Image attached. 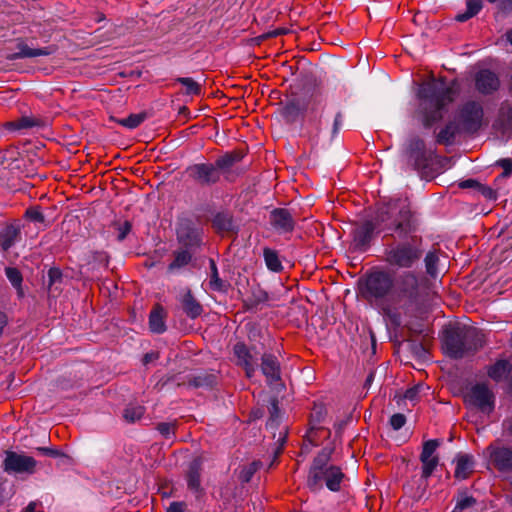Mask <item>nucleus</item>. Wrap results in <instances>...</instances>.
<instances>
[{
  "instance_id": "30",
  "label": "nucleus",
  "mask_w": 512,
  "mask_h": 512,
  "mask_svg": "<svg viewBox=\"0 0 512 512\" xmlns=\"http://www.w3.org/2000/svg\"><path fill=\"white\" fill-rule=\"evenodd\" d=\"M410 307H400L395 302H392L391 299L383 302L381 304V309L383 314L389 318L390 322L393 325L399 326L401 324V317L399 310H408Z\"/></svg>"
},
{
  "instance_id": "19",
  "label": "nucleus",
  "mask_w": 512,
  "mask_h": 512,
  "mask_svg": "<svg viewBox=\"0 0 512 512\" xmlns=\"http://www.w3.org/2000/svg\"><path fill=\"white\" fill-rule=\"evenodd\" d=\"M490 458L499 471H512V450L507 447H488Z\"/></svg>"
},
{
  "instance_id": "13",
  "label": "nucleus",
  "mask_w": 512,
  "mask_h": 512,
  "mask_svg": "<svg viewBox=\"0 0 512 512\" xmlns=\"http://www.w3.org/2000/svg\"><path fill=\"white\" fill-rule=\"evenodd\" d=\"M306 111L311 114L322 112L326 105V95L319 86H305L301 93Z\"/></svg>"
},
{
  "instance_id": "52",
  "label": "nucleus",
  "mask_w": 512,
  "mask_h": 512,
  "mask_svg": "<svg viewBox=\"0 0 512 512\" xmlns=\"http://www.w3.org/2000/svg\"><path fill=\"white\" fill-rule=\"evenodd\" d=\"M286 437H287V430H286V428H283L282 430H280L279 436H278V439H277L278 446H277V448L274 451V461L281 454L283 446H284V444L286 442Z\"/></svg>"
},
{
  "instance_id": "57",
  "label": "nucleus",
  "mask_w": 512,
  "mask_h": 512,
  "mask_svg": "<svg viewBox=\"0 0 512 512\" xmlns=\"http://www.w3.org/2000/svg\"><path fill=\"white\" fill-rule=\"evenodd\" d=\"M477 190L487 199H496L497 197L496 192L492 188L480 183Z\"/></svg>"
},
{
  "instance_id": "25",
  "label": "nucleus",
  "mask_w": 512,
  "mask_h": 512,
  "mask_svg": "<svg viewBox=\"0 0 512 512\" xmlns=\"http://www.w3.org/2000/svg\"><path fill=\"white\" fill-rule=\"evenodd\" d=\"M20 237V227L10 224L0 232V246L3 251H8L18 241Z\"/></svg>"
},
{
  "instance_id": "33",
  "label": "nucleus",
  "mask_w": 512,
  "mask_h": 512,
  "mask_svg": "<svg viewBox=\"0 0 512 512\" xmlns=\"http://www.w3.org/2000/svg\"><path fill=\"white\" fill-rule=\"evenodd\" d=\"M263 257L267 268L272 272H280L283 269L278 253L271 248L263 249Z\"/></svg>"
},
{
  "instance_id": "59",
  "label": "nucleus",
  "mask_w": 512,
  "mask_h": 512,
  "mask_svg": "<svg viewBox=\"0 0 512 512\" xmlns=\"http://www.w3.org/2000/svg\"><path fill=\"white\" fill-rule=\"evenodd\" d=\"M502 428L504 435L512 437V416L503 420Z\"/></svg>"
},
{
  "instance_id": "17",
  "label": "nucleus",
  "mask_w": 512,
  "mask_h": 512,
  "mask_svg": "<svg viewBox=\"0 0 512 512\" xmlns=\"http://www.w3.org/2000/svg\"><path fill=\"white\" fill-rule=\"evenodd\" d=\"M201 472L202 461L200 458H195L189 464L188 471L186 473V482L188 489L196 498H200L204 494V490L201 486Z\"/></svg>"
},
{
  "instance_id": "4",
  "label": "nucleus",
  "mask_w": 512,
  "mask_h": 512,
  "mask_svg": "<svg viewBox=\"0 0 512 512\" xmlns=\"http://www.w3.org/2000/svg\"><path fill=\"white\" fill-rule=\"evenodd\" d=\"M442 342L449 357L461 359L480 350L485 339L484 334L475 327L455 325L445 329Z\"/></svg>"
},
{
  "instance_id": "37",
  "label": "nucleus",
  "mask_w": 512,
  "mask_h": 512,
  "mask_svg": "<svg viewBox=\"0 0 512 512\" xmlns=\"http://www.w3.org/2000/svg\"><path fill=\"white\" fill-rule=\"evenodd\" d=\"M178 83L185 87V94L200 95L201 85L190 77H179L176 79Z\"/></svg>"
},
{
  "instance_id": "12",
  "label": "nucleus",
  "mask_w": 512,
  "mask_h": 512,
  "mask_svg": "<svg viewBox=\"0 0 512 512\" xmlns=\"http://www.w3.org/2000/svg\"><path fill=\"white\" fill-rule=\"evenodd\" d=\"M408 150L409 158L416 170H424L430 166L432 152L426 149L425 142L421 138L411 139Z\"/></svg>"
},
{
  "instance_id": "10",
  "label": "nucleus",
  "mask_w": 512,
  "mask_h": 512,
  "mask_svg": "<svg viewBox=\"0 0 512 512\" xmlns=\"http://www.w3.org/2000/svg\"><path fill=\"white\" fill-rule=\"evenodd\" d=\"M36 465L37 461L31 456L7 451L2 463V468L8 474H33Z\"/></svg>"
},
{
  "instance_id": "24",
  "label": "nucleus",
  "mask_w": 512,
  "mask_h": 512,
  "mask_svg": "<svg viewBox=\"0 0 512 512\" xmlns=\"http://www.w3.org/2000/svg\"><path fill=\"white\" fill-rule=\"evenodd\" d=\"M512 366L506 359L497 360L494 364L487 367V375L495 382H501L507 378L511 372Z\"/></svg>"
},
{
  "instance_id": "21",
  "label": "nucleus",
  "mask_w": 512,
  "mask_h": 512,
  "mask_svg": "<svg viewBox=\"0 0 512 512\" xmlns=\"http://www.w3.org/2000/svg\"><path fill=\"white\" fill-rule=\"evenodd\" d=\"M375 225L371 221H366L353 231V242L355 248L365 251L373 237Z\"/></svg>"
},
{
  "instance_id": "20",
  "label": "nucleus",
  "mask_w": 512,
  "mask_h": 512,
  "mask_svg": "<svg viewBox=\"0 0 512 512\" xmlns=\"http://www.w3.org/2000/svg\"><path fill=\"white\" fill-rule=\"evenodd\" d=\"M305 112L307 111L302 95L293 94L285 103L282 115L286 121L294 122Z\"/></svg>"
},
{
  "instance_id": "64",
  "label": "nucleus",
  "mask_w": 512,
  "mask_h": 512,
  "mask_svg": "<svg viewBox=\"0 0 512 512\" xmlns=\"http://www.w3.org/2000/svg\"><path fill=\"white\" fill-rule=\"evenodd\" d=\"M36 506H37L36 502H30L28 504V506L26 507L25 512H43V511H36L35 510Z\"/></svg>"
},
{
  "instance_id": "16",
  "label": "nucleus",
  "mask_w": 512,
  "mask_h": 512,
  "mask_svg": "<svg viewBox=\"0 0 512 512\" xmlns=\"http://www.w3.org/2000/svg\"><path fill=\"white\" fill-rule=\"evenodd\" d=\"M261 372L269 385L281 381V367L278 358L271 353H264L261 356Z\"/></svg>"
},
{
  "instance_id": "2",
  "label": "nucleus",
  "mask_w": 512,
  "mask_h": 512,
  "mask_svg": "<svg viewBox=\"0 0 512 512\" xmlns=\"http://www.w3.org/2000/svg\"><path fill=\"white\" fill-rule=\"evenodd\" d=\"M456 94V82L448 83L445 78L432 79L420 85L417 96L423 101L421 113L425 128H430L443 118V110L454 101Z\"/></svg>"
},
{
  "instance_id": "34",
  "label": "nucleus",
  "mask_w": 512,
  "mask_h": 512,
  "mask_svg": "<svg viewBox=\"0 0 512 512\" xmlns=\"http://www.w3.org/2000/svg\"><path fill=\"white\" fill-rule=\"evenodd\" d=\"M482 0H466V11L456 15L458 22H465L477 15L482 9Z\"/></svg>"
},
{
  "instance_id": "50",
  "label": "nucleus",
  "mask_w": 512,
  "mask_h": 512,
  "mask_svg": "<svg viewBox=\"0 0 512 512\" xmlns=\"http://www.w3.org/2000/svg\"><path fill=\"white\" fill-rule=\"evenodd\" d=\"M498 166L503 168L502 174L499 176V178H506L509 177L512 174V159L510 158H503L496 162Z\"/></svg>"
},
{
  "instance_id": "5",
  "label": "nucleus",
  "mask_w": 512,
  "mask_h": 512,
  "mask_svg": "<svg viewBox=\"0 0 512 512\" xmlns=\"http://www.w3.org/2000/svg\"><path fill=\"white\" fill-rule=\"evenodd\" d=\"M419 295V280L415 273L406 271L394 280L391 301L400 307H411L417 304Z\"/></svg>"
},
{
  "instance_id": "27",
  "label": "nucleus",
  "mask_w": 512,
  "mask_h": 512,
  "mask_svg": "<svg viewBox=\"0 0 512 512\" xmlns=\"http://www.w3.org/2000/svg\"><path fill=\"white\" fill-rule=\"evenodd\" d=\"M209 267H210V274H209V281H208L209 288L212 291H216V292H223V293L227 292L228 288H229V283L220 278L216 262L212 258L209 259Z\"/></svg>"
},
{
  "instance_id": "41",
  "label": "nucleus",
  "mask_w": 512,
  "mask_h": 512,
  "mask_svg": "<svg viewBox=\"0 0 512 512\" xmlns=\"http://www.w3.org/2000/svg\"><path fill=\"white\" fill-rule=\"evenodd\" d=\"M439 446L440 441L438 439H431L424 442L422 452L420 454V461H425L428 458L436 457L434 454Z\"/></svg>"
},
{
  "instance_id": "14",
  "label": "nucleus",
  "mask_w": 512,
  "mask_h": 512,
  "mask_svg": "<svg viewBox=\"0 0 512 512\" xmlns=\"http://www.w3.org/2000/svg\"><path fill=\"white\" fill-rule=\"evenodd\" d=\"M269 223L279 234L291 233L295 227V219L285 208H275L270 212Z\"/></svg>"
},
{
  "instance_id": "23",
  "label": "nucleus",
  "mask_w": 512,
  "mask_h": 512,
  "mask_svg": "<svg viewBox=\"0 0 512 512\" xmlns=\"http://www.w3.org/2000/svg\"><path fill=\"white\" fill-rule=\"evenodd\" d=\"M455 461V478L459 480L467 479L474 470L475 462L473 456L469 454H458Z\"/></svg>"
},
{
  "instance_id": "26",
  "label": "nucleus",
  "mask_w": 512,
  "mask_h": 512,
  "mask_svg": "<svg viewBox=\"0 0 512 512\" xmlns=\"http://www.w3.org/2000/svg\"><path fill=\"white\" fill-rule=\"evenodd\" d=\"M149 328L153 333L161 334L166 331L165 311L160 305H156L149 315Z\"/></svg>"
},
{
  "instance_id": "63",
  "label": "nucleus",
  "mask_w": 512,
  "mask_h": 512,
  "mask_svg": "<svg viewBox=\"0 0 512 512\" xmlns=\"http://www.w3.org/2000/svg\"><path fill=\"white\" fill-rule=\"evenodd\" d=\"M157 358H158V353H155V352L146 353L143 357V363L148 364V363L156 360Z\"/></svg>"
},
{
  "instance_id": "61",
  "label": "nucleus",
  "mask_w": 512,
  "mask_h": 512,
  "mask_svg": "<svg viewBox=\"0 0 512 512\" xmlns=\"http://www.w3.org/2000/svg\"><path fill=\"white\" fill-rule=\"evenodd\" d=\"M479 182L474 179L463 180L459 183V187L462 189L475 188L478 189Z\"/></svg>"
},
{
  "instance_id": "62",
  "label": "nucleus",
  "mask_w": 512,
  "mask_h": 512,
  "mask_svg": "<svg viewBox=\"0 0 512 512\" xmlns=\"http://www.w3.org/2000/svg\"><path fill=\"white\" fill-rule=\"evenodd\" d=\"M498 6L503 13L508 14L512 12V0H500Z\"/></svg>"
},
{
  "instance_id": "36",
  "label": "nucleus",
  "mask_w": 512,
  "mask_h": 512,
  "mask_svg": "<svg viewBox=\"0 0 512 512\" xmlns=\"http://www.w3.org/2000/svg\"><path fill=\"white\" fill-rule=\"evenodd\" d=\"M148 118L147 112L130 114L128 117L117 120L118 124L128 129L139 127Z\"/></svg>"
},
{
  "instance_id": "15",
  "label": "nucleus",
  "mask_w": 512,
  "mask_h": 512,
  "mask_svg": "<svg viewBox=\"0 0 512 512\" xmlns=\"http://www.w3.org/2000/svg\"><path fill=\"white\" fill-rule=\"evenodd\" d=\"M500 87V80L496 73L483 69L475 75V88L483 95H489L497 91Z\"/></svg>"
},
{
  "instance_id": "40",
  "label": "nucleus",
  "mask_w": 512,
  "mask_h": 512,
  "mask_svg": "<svg viewBox=\"0 0 512 512\" xmlns=\"http://www.w3.org/2000/svg\"><path fill=\"white\" fill-rule=\"evenodd\" d=\"M177 428V421L172 422H160L156 424V430L165 439H173Z\"/></svg>"
},
{
  "instance_id": "45",
  "label": "nucleus",
  "mask_w": 512,
  "mask_h": 512,
  "mask_svg": "<svg viewBox=\"0 0 512 512\" xmlns=\"http://www.w3.org/2000/svg\"><path fill=\"white\" fill-rule=\"evenodd\" d=\"M476 504V499L473 496H468L465 493L460 494L454 509L451 512H462L463 510L473 507Z\"/></svg>"
},
{
  "instance_id": "38",
  "label": "nucleus",
  "mask_w": 512,
  "mask_h": 512,
  "mask_svg": "<svg viewBox=\"0 0 512 512\" xmlns=\"http://www.w3.org/2000/svg\"><path fill=\"white\" fill-rule=\"evenodd\" d=\"M261 465V461H253L250 464L243 466L239 474L240 481L243 483H248L252 479L253 475L261 467Z\"/></svg>"
},
{
  "instance_id": "31",
  "label": "nucleus",
  "mask_w": 512,
  "mask_h": 512,
  "mask_svg": "<svg viewBox=\"0 0 512 512\" xmlns=\"http://www.w3.org/2000/svg\"><path fill=\"white\" fill-rule=\"evenodd\" d=\"M242 156L237 152L226 153L218 157L215 161V166L218 168L219 173L228 172L235 163L241 160Z\"/></svg>"
},
{
  "instance_id": "22",
  "label": "nucleus",
  "mask_w": 512,
  "mask_h": 512,
  "mask_svg": "<svg viewBox=\"0 0 512 512\" xmlns=\"http://www.w3.org/2000/svg\"><path fill=\"white\" fill-rule=\"evenodd\" d=\"M183 312L190 319H196L203 313V307L199 301L192 295L191 290H187L180 299Z\"/></svg>"
},
{
  "instance_id": "11",
  "label": "nucleus",
  "mask_w": 512,
  "mask_h": 512,
  "mask_svg": "<svg viewBox=\"0 0 512 512\" xmlns=\"http://www.w3.org/2000/svg\"><path fill=\"white\" fill-rule=\"evenodd\" d=\"M254 349V347L249 348L243 342H238L233 347L235 363L245 370V374L248 378H252L254 376L258 366L257 353H253Z\"/></svg>"
},
{
  "instance_id": "53",
  "label": "nucleus",
  "mask_w": 512,
  "mask_h": 512,
  "mask_svg": "<svg viewBox=\"0 0 512 512\" xmlns=\"http://www.w3.org/2000/svg\"><path fill=\"white\" fill-rule=\"evenodd\" d=\"M421 389H422L421 385H416L412 388L407 389L404 394V398L407 400H410L412 402L417 401L419 398V393H420Z\"/></svg>"
},
{
  "instance_id": "6",
  "label": "nucleus",
  "mask_w": 512,
  "mask_h": 512,
  "mask_svg": "<svg viewBox=\"0 0 512 512\" xmlns=\"http://www.w3.org/2000/svg\"><path fill=\"white\" fill-rule=\"evenodd\" d=\"M393 287V276L387 271L378 270L367 275L363 294L367 300L382 304L391 299Z\"/></svg>"
},
{
  "instance_id": "43",
  "label": "nucleus",
  "mask_w": 512,
  "mask_h": 512,
  "mask_svg": "<svg viewBox=\"0 0 512 512\" xmlns=\"http://www.w3.org/2000/svg\"><path fill=\"white\" fill-rule=\"evenodd\" d=\"M269 413L270 418L267 422V427L270 429H275L278 426V420L280 418V409L278 400L276 398H272L270 400Z\"/></svg>"
},
{
  "instance_id": "18",
  "label": "nucleus",
  "mask_w": 512,
  "mask_h": 512,
  "mask_svg": "<svg viewBox=\"0 0 512 512\" xmlns=\"http://www.w3.org/2000/svg\"><path fill=\"white\" fill-rule=\"evenodd\" d=\"M17 52L7 56L9 60L33 58L39 56H49L56 51L55 46H47L43 48H31L24 41H18L16 45Z\"/></svg>"
},
{
  "instance_id": "35",
  "label": "nucleus",
  "mask_w": 512,
  "mask_h": 512,
  "mask_svg": "<svg viewBox=\"0 0 512 512\" xmlns=\"http://www.w3.org/2000/svg\"><path fill=\"white\" fill-rule=\"evenodd\" d=\"M144 414L145 407L139 404H129L123 411V417L129 423L140 420Z\"/></svg>"
},
{
  "instance_id": "39",
  "label": "nucleus",
  "mask_w": 512,
  "mask_h": 512,
  "mask_svg": "<svg viewBox=\"0 0 512 512\" xmlns=\"http://www.w3.org/2000/svg\"><path fill=\"white\" fill-rule=\"evenodd\" d=\"M426 272L432 277H435L438 273L437 265L439 262V257L435 251H429L425 254L424 257Z\"/></svg>"
},
{
  "instance_id": "46",
  "label": "nucleus",
  "mask_w": 512,
  "mask_h": 512,
  "mask_svg": "<svg viewBox=\"0 0 512 512\" xmlns=\"http://www.w3.org/2000/svg\"><path fill=\"white\" fill-rule=\"evenodd\" d=\"M422 463V475L421 477L425 480H427L434 472L436 467L439 464V458L433 457L428 458L425 461H421Z\"/></svg>"
},
{
  "instance_id": "56",
  "label": "nucleus",
  "mask_w": 512,
  "mask_h": 512,
  "mask_svg": "<svg viewBox=\"0 0 512 512\" xmlns=\"http://www.w3.org/2000/svg\"><path fill=\"white\" fill-rule=\"evenodd\" d=\"M324 408L322 406H315L311 413V420L316 423H320L324 418Z\"/></svg>"
},
{
  "instance_id": "8",
  "label": "nucleus",
  "mask_w": 512,
  "mask_h": 512,
  "mask_svg": "<svg viewBox=\"0 0 512 512\" xmlns=\"http://www.w3.org/2000/svg\"><path fill=\"white\" fill-rule=\"evenodd\" d=\"M458 121L464 132L474 134L478 132L483 123L484 110L478 101L469 100L458 109Z\"/></svg>"
},
{
  "instance_id": "3",
  "label": "nucleus",
  "mask_w": 512,
  "mask_h": 512,
  "mask_svg": "<svg viewBox=\"0 0 512 512\" xmlns=\"http://www.w3.org/2000/svg\"><path fill=\"white\" fill-rule=\"evenodd\" d=\"M332 453V448L324 447L314 457L306 480V485L311 492L318 493L324 486L332 492L341 490L345 474L339 466L329 463Z\"/></svg>"
},
{
  "instance_id": "60",
  "label": "nucleus",
  "mask_w": 512,
  "mask_h": 512,
  "mask_svg": "<svg viewBox=\"0 0 512 512\" xmlns=\"http://www.w3.org/2000/svg\"><path fill=\"white\" fill-rule=\"evenodd\" d=\"M37 451L50 457H58L61 455V453L58 450L48 447H38Z\"/></svg>"
},
{
  "instance_id": "54",
  "label": "nucleus",
  "mask_w": 512,
  "mask_h": 512,
  "mask_svg": "<svg viewBox=\"0 0 512 512\" xmlns=\"http://www.w3.org/2000/svg\"><path fill=\"white\" fill-rule=\"evenodd\" d=\"M187 504L184 501H174L167 507L166 512H185Z\"/></svg>"
},
{
  "instance_id": "48",
  "label": "nucleus",
  "mask_w": 512,
  "mask_h": 512,
  "mask_svg": "<svg viewBox=\"0 0 512 512\" xmlns=\"http://www.w3.org/2000/svg\"><path fill=\"white\" fill-rule=\"evenodd\" d=\"M213 224L223 231H228L232 228V220L225 214H217L213 220Z\"/></svg>"
},
{
  "instance_id": "28",
  "label": "nucleus",
  "mask_w": 512,
  "mask_h": 512,
  "mask_svg": "<svg viewBox=\"0 0 512 512\" xmlns=\"http://www.w3.org/2000/svg\"><path fill=\"white\" fill-rule=\"evenodd\" d=\"M42 121L31 116H22L17 120L9 121L4 124V128L9 131L27 130L33 127H40Z\"/></svg>"
},
{
  "instance_id": "42",
  "label": "nucleus",
  "mask_w": 512,
  "mask_h": 512,
  "mask_svg": "<svg viewBox=\"0 0 512 512\" xmlns=\"http://www.w3.org/2000/svg\"><path fill=\"white\" fill-rule=\"evenodd\" d=\"M5 274L10 283L18 289V293L21 296L23 294L21 289V284L23 281L22 274L17 268L14 267H8L5 269Z\"/></svg>"
},
{
  "instance_id": "49",
  "label": "nucleus",
  "mask_w": 512,
  "mask_h": 512,
  "mask_svg": "<svg viewBox=\"0 0 512 512\" xmlns=\"http://www.w3.org/2000/svg\"><path fill=\"white\" fill-rule=\"evenodd\" d=\"M214 382L212 375L196 376L189 380V384L194 387L211 386Z\"/></svg>"
},
{
  "instance_id": "1",
  "label": "nucleus",
  "mask_w": 512,
  "mask_h": 512,
  "mask_svg": "<svg viewBox=\"0 0 512 512\" xmlns=\"http://www.w3.org/2000/svg\"><path fill=\"white\" fill-rule=\"evenodd\" d=\"M376 224L389 235L398 233L400 240L388 244L384 250V260L391 267L412 269L425 254L423 239L414 234L416 225L409 206L396 200L382 207L376 216Z\"/></svg>"
},
{
  "instance_id": "44",
  "label": "nucleus",
  "mask_w": 512,
  "mask_h": 512,
  "mask_svg": "<svg viewBox=\"0 0 512 512\" xmlns=\"http://www.w3.org/2000/svg\"><path fill=\"white\" fill-rule=\"evenodd\" d=\"M63 274L59 268L52 267L48 270V288L51 291L52 289L60 290L59 284L62 283Z\"/></svg>"
},
{
  "instance_id": "55",
  "label": "nucleus",
  "mask_w": 512,
  "mask_h": 512,
  "mask_svg": "<svg viewBox=\"0 0 512 512\" xmlns=\"http://www.w3.org/2000/svg\"><path fill=\"white\" fill-rule=\"evenodd\" d=\"M343 125V115L341 112H338L336 115H335V118H334V121H333V126H332V138H334L339 130L341 129Z\"/></svg>"
},
{
  "instance_id": "32",
  "label": "nucleus",
  "mask_w": 512,
  "mask_h": 512,
  "mask_svg": "<svg viewBox=\"0 0 512 512\" xmlns=\"http://www.w3.org/2000/svg\"><path fill=\"white\" fill-rule=\"evenodd\" d=\"M192 260V255L187 250H180L174 252V259L168 265V272L174 273L186 267Z\"/></svg>"
},
{
  "instance_id": "51",
  "label": "nucleus",
  "mask_w": 512,
  "mask_h": 512,
  "mask_svg": "<svg viewBox=\"0 0 512 512\" xmlns=\"http://www.w3.org/2000/svg\"><path fill=\"white\" fill-rule=\"evenodd\" d=\"M390 425L394 430L401 429L406 423V417L404 414L396 413L390 417Z\"/></svg>"
},
{
  "instance_id": "47",
  "label": "nucleus",
  "mask_w": 512,
  "mask_h": 512,
  "mask_svg": "<svg viewBox=\"0 0 512 512\" xmlns=\"http://www.w3.org/2000/svg\"><path fill=\"white\" fill-rule=\"evenodd\" d=\"M25 217L35 223L43 224L45 222V216L42 213L41 208L39 206L29 207L25 211Z\"/></svg>"
},
{
  "instance_id": "29",
  "label": "nucleus",
  "mask_w": 512,
  "mask_h": 512,
  "mask_svg": "<svg viewBox=\"0 0 512 512\" xmlns=\"http://www.w3.org/2000/svg\"><path fill=\"white\" fill-rule=\"evenodd\" d=\"M459 133V125L453 121L447 123L437 134L436 141L438 144H453L456 135Z\"/></svg>"
},
{
  "instance_id": "7",
  "label": "nucleus",
  "mask_w": 512,
  "mask_h": 512,
  "mask_svg": "<svg viewBox=\"0 0 512 512\" xmlns=\"http://www.w3.org/2000/svg\"><path fill=\"white\" fill-rule=\"evenodd\" d=\"M495 394L485 382L472 385L464 395L465 402L485 414L495 409Z\"/></svg>"
},
{
  "instance_id": "58",
  "label": "nucleus",
  "mask_w": 512,
  "mask_h": 512,
  "mask_svg": "<svg viewBox=\"0 0 512 512\" xmlns=\"http://www.w3.org/2000/svg\"><path fill=\"white\" fill-rule=\"evenodd\" d=\"M118 231H119V233H118L117 239L119 241H123L126 238V236L128 235V233L131 231L130 222L125 221L121 226H119Z\"/></svg>"
},
{
  "instance_id": "9",
  "label": "nucleus",
  "mask_w": 512,
  "mask_h": 512,
  "mask_svg": "<svg viewBox=\"0 0 512 512\" xmlns=\"http://www.w3.org/2000/svg\"><path fill=\"white\" fill-rule=\"evenodd\" d=\"M188 178L201 187H210L220 181V173L214 163H195L186 168Z\"/></svg>"
}]
</instances>
